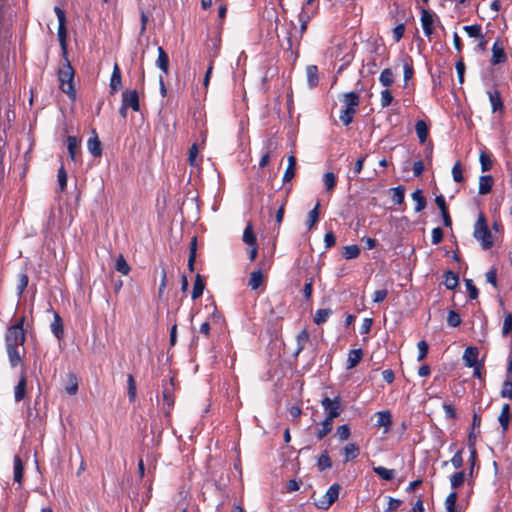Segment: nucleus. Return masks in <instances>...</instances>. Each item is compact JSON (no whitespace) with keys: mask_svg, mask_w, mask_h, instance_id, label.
Listing matches in <instances>:
<instances>
[{"mask_svg":"<svg viewBox=\"0 0 512 512\" xmlns=\"http://www.w3.org/2000/svg\"><path fill=\"white\" fill-rule=\"evenodd\" d=\"M54 12L58 19V40L62 52V63L58 69V81L60 83V90L65 93L70 99L76 98V89L74 85L75 71L68 59V44H67V27H66V14L65 11L59 7H54Z\"/></svg>","mask_w":512,"mask_h":512,"instance_id":"1","label":"nucleus"},{"mask_svg":"<svg viewBox=\"0 0 512 512\" xmlns=\"http://www.w3.org/2000/svg\"><path fill=\"white\" fill-rule=\"evenodd\" d=\"M25 316H22L14 325L8 327L5 334V346L8 360L12 368L17 367L25 356L24 343L26 334L24 330Z\"/></svg>","mask_w":512,"mask_h":512,"instance_id":"2","label":"nucleus"},{"mask_svg":"<svg viewBox=\"0 0 512 512\" xmlns=\"http://www.w3.org/2000/svg\"><path fill=\"white\" fill-rule=\"evenodd\" d=\"M312 16H313V12L307 11V10H305V7H302V10L298 16V19L300 22L299 36L296 38V37H294L292 31L287 32V36L285 39L286 43H283L282 47L286 52H289V54H290L289 56H290V58L293 59V61H295L298 58V52H294V50H293L294 45L296 44L297 46H299L300 39L306 32L308 22L310 21Z\"/></svg>","mask_w":512,"mask_h":512,"instance_id":"3","label":"nucleus"},{"mask_svg":"<svg viewBox=\"0 0 512 512\" xmlns=\"http://www.w3.org/2000/svg\"><path fill=\"white\" fill-rule=\"evenodd\" d=\"M339 100L343 107L339 114V120L344 126H349L353 122L360 104V96L357 92L350 91L343 93Z\"/></svg>","mask_w":512,"mask_h":512,"instance_id":"4","label":"nucleus"},{"mask_svg":"<svg viewBox=\"0 0 512 512\" xmlns=\"http://www.w3.org/2000/svg\"><path fill=\"white\" fill-rule=\"evenodd\" d=\"M474 237L478 240L484 250L490 249L493 244V236L489 230L487 220L483 213H480L474 225Z\"/></svg>","mask_w":512,"mask_h":512,"instance_id":"5","label":"nucleus"},{"mask_svg":"<svg viewBox=\"0 0 512 512\" xmlns=\"http://www.w3.org/2000/svg\"><path fill=\"white\" fill-rule=\"evenodd\" d=\"M321 406L323 407V410L326 413L325 418L332 421H334L335 418L340 416V414L343 411L340 396H335L333 399H331L328 396H325L321 400Z\"/></svg>","mask_w":512,"mask_h":512,"instance_id":"6","label":"nucleus"},{"mask_svg":"<svg viewBox=\"0 0 512 512\" xmlns=\"http://www.w3.org/2000/svg\"><path fill=\"white\" fill-rule=\"evenodd\" d=\"M340 490L341 486L338 483L332 484L326 493L319 500L315 501V506L321 510H328L338 499Z\"/></svg>","mask_w":512,"mask_h":512,"instance_id":"7","label":"nucleus"},{"mask_svg":"<svg viewBox=\"0 0 512 512\" xmlns=\"http://www.w3.org/2000/svg\"><path fill=\"white\" fill-rule=\"evenodd\" d=\"M162 387H163L162 398H163V401H164L165 414L169 415V413L171 412V410L173 409L174 404H175V395H174L175 383H174V378H170V380L168 382L167 381H163L162 382Z\"/></svg>","mask_w":512,"mask_h":512,"instance_id":"8","label":"nucleus"},{"mask_svg":"<svg viewBox=\"0 0 512 512\" xmlns=\"http://www.w3.org/2000/svg\"><path fill=\"white\" fill-rule=\"evenodd\" d=\"M512 347L510 348L507 357V378L504 381L503 388L501 390V396L512 399Z\"/></svg>","mask_w":512,"mask_h":512,"instance_id":"9","label":"nucleus"},{"mask_svg":"<svg viewBox=\"0 0 512 512\" xmlns=\"http://www.w3.org/2000/svg\"><path fill=\"white\" fill-rule=\"evenodd\" d=\"M122 103L124 106L131 108L133 111L140 110L139 95L136 90H125L122 93Z\"/></svg>","mask_w":512,"mask_h":512,"instance_id":"10","label":"nucleus"},{"mask_svg":"<svg viewBox=\"0 0 512 512\" xmlns=\"http://www.w3.org/2000/svg\"><path fill=\"white\" fill-rule=\"evenodd\" d=\"M421 25L423 28V32L426 37L430 38L434 31V18L433 14L429 12L425 8H421V17H420Z\"/></svg>","mask_w":512,"mask_h":512,"instance_id":"11","label":"nucleus"},{"mask_svg":"<svg viewBox=\"0 0 512 512\" xmlns=\"http://www.w3.org/2000/svg\"><path fill=\"white\" fill-rule=\"evenodd\" d=\"M492 107V112H498L500 115L504 113V104L498 89H491L487 92Z\"/></svg>","mask_w":512,"mask_h":512,"instance_id":"12","label":"nucleus"},{"mask_svg":"<svg viewBox=\"0 0 512 512\" xmlns=\"http://www.w3.org/2000/svg\"><path fill=\"white\" fill-rule=\"evenodd\" d=\"M507 60V55L504 51V47L500 41L494 42L492 46V65H498Z\"/></svg>","mask_w":512,"mask_h":512,"instance_id":"13","label":"nucleus"},{"mask_svg":"<svg viewBox=\"0 0 512 512\" xmlns=\"http://www.w3.org/2000/svg\"><path fill=\"white\" fill-rule=\"evenodd\" d=\"M27 376L25 370L22 371L20 379L14 388V398L16 402L22 401L26 396Z\"/></svg>","mask_w":512,"mask_h":512,"instance_id":"14","label":"nucleus"},{"mask_svg":"<svg viewBox=\"0 0 512 512\" xmlns=\"http://www.w3.org/2000/svg\"><path fill=\"white\" fill-rule=\"evenodd\" d=\"M479 351L477 347L469 346L465 349L463 354V361L469 368L479 364L478 362Z\"/></svg>","mask_w":512,"mask_h":512,"instance_id":"15","label":"nucleus"},{"mask_svg":"<svg viewBox=\"0 0 512 512\" xmlns=\"http://www.w3.org/2000/svg\"><path fill=\"white\" fill-rule=\"evenodd\" d=\"M93 137H90L87 141V148L94 157H100L102 155V144L98 138L95 130H93Z\"/></svg>","mask_w":512,"mask_h":512,"instance_id":"16","label":"nucleus"},{"mask_svg":"<svg viewBox=\"0 0 512 512\" xmlns=\"http://www.w3.org/2000/svg\"><path fill=\"white\" fill-rule=\"evenodd\" d=\"M24 475V464L19 455H15L13 459V479L15 482L19 484V486L22 485Z\"/></svg>","mask_w":512,"mask_h":512,"instance_id":"17","label":"nucleus"},{"mask_svg":"<svg viewBox=\"0 0 512 512\" xmlns=\"http://www.w3.org/2000/svg\"><path fill=\"white\" fill-rule=\"evenodd\" d=\"M122 87L121 70L117 63L114 64L112 75L110 78L111 93L117 92Z\"/></svg>","mask_w":512,"mask_h":512,"instance_id":"18","label":"nucleus"},{"mask_svg":"<svg viewBox=\"0 0 512 512\" xmlns=\"http://www.w3.org/2000/svg\"><path fill=\"white\" fill-rule=\"evenodd\" d=\"M342 454L344 456V462H349L351 460L356 459L360 454V447L356 443H348L342 449Z\"/></svg>","mask_w":512,"mask_h":512,"instance_id":"19","label":"nucleus"},{"mask_svg":"<svg viewBox=\"0 0 512 512\" xmlns=\"http://www.w3.org/2000/svg\"><path fill=\"white\" fill-rule=\"evenodd\" d=\"M51 331L58 340H62L64 336V325L61 316L54 312V318L50 325Z\"/></svg>","mask_w":512,"mask_h":512,"instance_id":"20","label":"nucleus"},{"mask_svg":"<svg viewBox=\"0 0 512 512\" xmlns=\"http://www.w3.org/2000/svg\"><path fill=\"white\" fill-rule=\"evenodd\" d=\"M310 341V334L307 329L301 330L296 336V350L294 356H298Z\"/></svg>","mask_w":512,"mask_h":512,"instance_id":"21","label":"nucleus"},{"mask_svg":"<svg viewBox=\"0 0 512 512\" xmlns=\"http://www.w3.org/2000/svg\"><path fill=\"white\" fill-rule=\"evenodd\" d=\"M158 58L156 60V66L166 75L169 74V57L166 51L159 46L158 49Z\"/></svg>","mask_w":512,"mask_h":512,"instance_id":"22","label":"nucleus"},{"mask_svg":"<svg viewBox=\"0 0 512 512\" xmlns=\"http://www.w3.org/2000/svg\"><path fill=\"white\" fill-rule=\"evenodd\" d=\"M363 355H364V353L361 348L350 350L348 353L346 368L347 369L355 368L362 360Z\"/></svg>","mask_w":512,"mask_h":512,"instance_id":"23","label":"nucleus"},{"mask_svg":"<svg viewBox=\"0 0 512 512\" xmlns=\"http://www.w3.org/2000/svg\"><path fill=\"white\" fill-rule=\"evenodd\" d=\"M377 416V426L385 427V431H388L390 426L392 425V414L389 410L378 411L376 413Z\"/></svg>","mask_w":512,"mask_h":512,"instance_id":"24","label":"nucleus"},{"mask_svg":"<svg viewBox=\"0 0 512 512\" xmlns=\"http://www.w3.org/2000/svg\"><path fill=\"white\" fill-rule=\"evenodd\" d=\"M499 423L502 427L503 432H506L509 428L511 415H510V405L505 403L502 406L501 413L498 416Z\"/></svg>","mask_w":512,"mask_h":512,"instance_id":"25","label":"nucleus"},{"mask_svg":"<svg viewBox=\"0 0 512 512\" xmlns=\"http://www.w3.org/2000/svg\"><path fill=\"white\" fill-rule=\"evenodd\" d=\"M494 180L491 175H482L479 178V190L478 193L480 195L488 194L493 186Z\"/></svg>","mask_w":512,"mask_h":512,"instance_id":"26","label":"nucleus"},{"mask_svg":"<svg viewBox=\"0 0 512 512\" xmlns=\"http://www.w3.org/2000/svg\"><path fill=\"white\" fill-rule=\"evenodd\" d=\"M306 77L309 87H316L319 83L318 67L316 65H308L306 68Z\"/></svg>","mask_w":512,"mask_h":512,"instance_id":"27","label":"nucleus"},{"mask_svg":"<svg viewBox=\"0 0 512 512\" xmlns=\"http://www.w3.org/2000/svg\"><path fill=\"white\" fill-rule=\"evenodd\" d=\"M188 163L193 167H198L202 163V156L199 154L197 143H193L189 149Z\"/></svg>","mask_w":512,"mask_h":512,"instance_id":"28","label":"nucleus"},{"mask_svg":"<svg viewBox=\"0 0 512 512\" xmlns=\"http://www.w3.org/2000/svg\"><path fill=\"white\" fill-rule=\"evenodd\" d=\"M242 240L245 244L248 246L257 245V237L254 233L253 224L251 222H248L244 231H243V237Z\"/></svg>","mask_w":512,"mask_h":512,"instance_id":"29","label":"nucleus"},{"mask_svg":"<svg viewBox=\"0 0 512 512\" xmlns=\"http://www.w3.org/2000/svg\"><path fill=\"white\" fill-rule=\"evenodd\" d=\"M297 165V159L294 155L288 156V165L283 175V182H289L295 176V170Z\"/></svg>","mask_w":512,"mask_h":512,"instance_id":"30","label":"nucleus"},{"mask_svg":"<svg viewBox=\"0 0 512 512\" xmlns=\"http://www.w3.org/2000/svg\"><path fill=\"white\" fill-rule=\"evenodd\" d=\"M320 217V203L317 202L314 208L309 211L306 226L308 230H311L319 221Z\"/></svg>","mask_w":512,"mask_h":512,"instance_id":"31","label":"nucleus"},{"mask_svg":"<svg viewBox=\"0 0 512 512\" xmlns=\"http://www.w3.org/2000/svg\"><path fill=\"white\" fill-rule=\"evenodd\" d=\"M204 288H205L204 279L200 274H197L195 277L193 290H192V294H191L192 299L196 300L199 297H201L203 294Z\"/></svg>","mask_w":512,"mask_h":512,"instance_id":"32","label":"nucleus"},{"mask_svg":"<svg viewBox=\"0 0 512 512\" xmlns=\"http://www.w3.org/2000/svg\"><path fill=\"white\" fill-rule=\"evenodd\" d=\"M415 132L417 134V137L420 141V143H424L427 140L428 134H429V128L425 121L418 120L415 124Z\"/></svg>","mask_w":512,"mask_h":512,"instance_id":"33","label":"nucleus"},{"mask_svg":"<svg viewBox=\"0 0 512 512\" xmlns=\"http://www.w3.org/2000/svg\"><path fill=\"white\" fill-rule=\"evenodd\" d=\"M459 277L456 273L448 270L444 273V285L448 290H453L458 286Z\"/></svg>","mask_w":512,"mask_h":512,"instance_id":"34","label":"nucleus"},{"mask_svg":"<svg viewBox=\"0 0 512 512\" xmlns=\"http://www.w3.org/2000/svg\"><path fill=\"white\" fill-rule=\"evenodd\" d=\"M276 147H277V144L272 139H269L267 141L266 147H265L266 151L261 156L260 161H259L260 167H265L269 163L270 158H271V152L273 149H276Z\"/></svg>","mask_w":512,"mask_h":512,"instance_id":"35","label":"nucleus"},{"mask_svg":"<svg viewBox=\"0 0 512 512\" xmlns=\"http://www.w3.org/2000/svg\"><path fill=\"white\" fill-rule=\"evenodd\" d=\"M323 183L326 192L332 193L337 185V178L333 172H326L323 175Z\"/></svg>","mask_w":512,"mask_h":512,"instance_id":"36","label":"nucleus"},{"mask_svg":"<svg viewBox=\"0 0 512 512\" xmlns=\"http://www.w3.org/2000/svg\"><path fill=\"white\" fill-rule=\"evenodd\" d=\"M67 384L65 386V391L69 395H76L78 392V378L74 373H68L67 375Z\"/></svg>","mask_w":512,"mask_h":512,"instance_id":"37","label":"nucleus"},{"mask_svg":"<svg viewBox=\"0 0 512 512\" xmlns=\"http://www.w3.org/2000/svg\"><path fill=\"white\" fill-rule=\"evenodd\" d=\"M333 429V421L325 418L321 422V428L318 429L316 437L318 440L324 439Z\"/></svg>","mask_w":512,"mask_h":512,"instance_id":"38","label":"nucleus"},{"mask_svg":"<svg viewBox=\"0 0 512 512\" xmlns=\"http://www.w3.org/2000/svg\"><path fill=\"white\" fill-rule=\"evenodd\" d=\"M196 251H197V238L193 237L189 246V257H188V269L190 272L194 271V264L196 261Z\"/></svg>","mask_w":512,"mask_h":512,"instance_id":"39","label":"nucleus"},{"mask_svg":"<svg viewBox=\"0 0 512 512\" xmlns=\"http://www.w3.org/2000/svg\"><path fill=\"white\" fill-rule=\"evenodd\" d=\"M379 82L386 88L391 87L394 83V74L390 68L382 70L379 76Z\"/></svg>","mask_w":512,"mask_h":512,"instance_id":"40","label":"nucleus"},{"mask_svg":"<svg viewBox=\"0 0 512 512\" xmlns=\"http://www.w3.org/2000/svg\"><path fill=\"white\" fill-rule=\"evenodd\" d=\"M264 277L261 270L253 271L250 274L248 285L252 290H257L263 283Z\"/></svg>","mask_w":512,"mask_h":512,"instance_id":"41","label":"nucleus"},{"mask_svg":"<svg viewBox=\"0 0 512 512\" xmlns=\"http://www.w3.org/2000/svg\"><path fill=\"white\" fill-rule=\"evenodd\" d=\"M373 471L383 480L391 481L395 478V470L388 469L383 466H377L373 468Z\"/></svg>","mask_w":512,"mask_h":512,"instance_id":"42","label":"nucleus"},{"mask_svg":"<svg viewBox=\"0 0 512 512\" xmlns=\"http://www.w3.org/2000/svg\"><path fill=\"white\" fill-rule=\"evenodd\" d=\"M411 196L412 199L416 202L415 212L422 211L427 205L426 198L423 196L422 190H415Z\"/></svg>","mask_w":512,"mask_h":512,"instance_id":"43","label":"nucleus"},{"mask_svg":"<svg viewBox=\"0 0 512 512\" xmlns=\"http://www.w3.org/2000/svg\"><path fill=\"white\" fill-rule=\"evenodd\" d=\"M404 81L407 82L414 75L413 60L410 56L406 55L403 59Z\"/></svg>","mask_w":512,"mask_h":512,"instance_id":"44","label":"nucleus"},{"mask_svg":"<svg viewBox=\"0 0 512 512\" xmlns=\"http://www.w3.org/2000/svg\"><path fill=\"white\" fill-rule=\"evenodd\" d=\"M360 252L361 250L358 245H347L343 247L342 256L347 260L354 259L360 255Z\"/></svg>","mask_w":512,"mask_h":512,"instance_id":"45","label":"nucleus"},{"mask_svg":"<svg viewBox=\"0 0 512 512\" xmlns=\"http://www.w3.org/2000/svg\"><path fill=\"white\" fill-rule=\"evenodd\" d=\"M79 148L78 139L75 136L67 137V149L72 161H76V153Z\"/></svg>","mask_w":512,"mask_h":512,"instance_id":"46","label":"nucleus"},{"mask_svg":"<svg viewBox=\"0 0 512 512\" xmlns=\"http://www.w3.org/2000/svg\"><path fill=\"white\" fill-rule=\"evenodd\" d=\"M317 467L320 471H324L332 467V461L328 455L327 450L323 451L318 457Z\"/></svg>","mask_w":512,"mask_h":512,"instance_id":"47","label":"nucleus"},{"mask_svg":"<svg viewBox=\"0 0 512 512\" xmlns=\"http://www.w3.org/2000/svg\"><path fill=\"white\" fill-rule=\"evenodd\" d=\"M392 192V200L395 204L401 205L404 203L405 199V187L399 185L395 188L391 189Z\"/></svg>","mask_w":512,"mask_h":512,"instance_id":"48","label":"nucleus"},{"mask_svg":"<svg viewBox=\"0 0 512 512\" xmlns=\"http://www.w3.org/2000/svg\"><path fill=\"white\" fill-rule=\"evenodd\" d=\"M458 499V494L455 491H452L448 494L445 499V508L447 512H457L456 503Z\"/></svg>","mask_w":512,"mask_h":512,"instance_id":"49","label":"nucleus"},{"mask_svg":"<svg viewBox=\"0 0 512 512\" xmlns=\"http://www.w3.org/2000/svg\"><path fill=\"white\" fill-rule=\"evenodd\" d=\"M115 269L123 275H128L131 270L122 254H120L116 259Z\"/></svg>","mask_w":512,"mask_h":512,"instance_id":"50","label":"nucleus"},{"mask_svg":"<svg viewBox=\"0 0 512 512\" xmlns=\"http://www.w3.org/2000/svg\"><path fill=\"white\" fill-rule=\"evenodd\" d=\"M331 314H332V310L329 308L318 309L314 316V322L317 325H321L328 320V318L330 317Z\"/></svg>","mask_w":512,"mask_h":512,"instance_id":"51","label":"nucleus"},{"mask_svg":"<svg viewBox=\"0 0 512 512\" xmlns=\"http://www.w3.org/2000/svg\"><path fill=\"white\" fill-rule=\"evenodd\" d=\"M481 416L478 413H474L472 417V427L471 431L468 436L469 444L473 445V442H475L476 436L474 434V429L479 428L481 425Z\"/></svg>","mask_w":512,"mask_h":512,"instance_id":"52","label":"nucleus"},{"mask_svg":"<svg viewBox=\"0 0 512 512\" xmlns=\"http://www.w3.org/2000/svg\"><path fill=\"white\" fill-rule=\"evenodd\" d=\"M57 180L60 188V192H64L67 187V172L63 164L58 169Z\"/></svg>","mask_w":512,"mask_h":512,"instance_id":"53","label":"nucleus"},{"mask_svg":"<svg viewBox=\"0 0 512 512\" xmlns=\"http://www.w3.org/2000/svg\"><path fill=\"white\" fill-rule=\"evenodd\" d=\"M463 30L468 34L471 38H483L482 28L480 25H466L463 27Z\"/></svg>","mask_w":512,"mask_h":512,"instance_id":"54","label":"nucleus"},{"mask_svg":"<svg viewBox=\"0 0 512 512\" xmlns=\"http://www.w3.org/2000/svg\"><path fill=\"white\" fill-rule=\"evenodd\" d=\"M479 161L481 164V170L483 172H486V171H489L490 169H492L493 162L488 153L482 151L479 156Z\"/></svg>","mask_w":512,"mask_h":512,"instance_id":"55","label":"nucleus"},{"mask_svg":"<svg viewBox=\"0 0 512 512\" xmlns=\"http://www.w3.org/2000/svg\"><path fill=\"white\" fill-rule=\"evenodd\" d=\"M465 481V472L464 471H458L451 475L450 477V484L453 489L459 488Z\"/></svg>","mask_w":512,"mask_h":512,"instance_id":"56","label":"nucleus"},{"mask_svg":"<svg viewBox=\"0 0 512 512\" xmlns=\"http://www.w3.org/2000/svg\"><path fill=\"white\" fill-rule=\"evenodd\" d=\"M127 385H128V398H129V401L130 402H133L135 401V398H136V382H135V379L133 377V375L129 374L128 377H127Z\"/></svg>","mask_w":512,"mask_h":512,"instance_id":"57","label":"nucleus"},{"mask_svg":"<svg viewBox=\"0 0 512 512\" xmlns=\"http://www.w3.org/2000/svg\"><path fill=\"white\" fill-rule=\"evenodd\" d=\"M393 99H394V97L388 88L381 91L380 102H381L382 108H386V107L390 106Z\"/></svg>","mask_w":512,"mask_h":512,"instance_id":"58","label":"nucleus"},{"mask_svg":"<svg viewBox=\"0 0 512 512\" xmlns=\"http://www.w3.org/2000/svg\"><path fill=\"white\" fill-rule=\"evenodd\" d=\"M452 177H453V180L457 183L463 182V180H464L463 169H462L460 161H457L454 164V166L452 167Z\"/></svg>","mask_w":512,"mask_h":512,"instance_id":"59","label":"nucleus"},{"mask_svg":"<svg viewBox=\"0 0 512 512\" xmlns=\"http://www.w3.org/2000/svg\"><path fill=\"white\" fill-rule=\"evenodd\" d=\"M336 435L340 441L347 440L351 435V430L348 424H343L337 427Z\"/></svg>","mask_w":512,"mask_h":512,"instance_id":"60","label":"nucleus"},{"mask_svg":"<svg viewBox=\"0 0 512 512\" xmlns=\"http://www.w3.org/2000/svg\"><path fill=\"white\" fill-rule=\"evenodd\" d=\"M417 347H418L417 360L422 361L423 359H425L427 357L428 350H429L428 343L425 340H421L418 342Z\"/></svg>","mask_w":512,"mask_h":512,"instance_id":"61","label":"nucleus"},{"mask_svg":"<svg viewBox=\"0 0 512 512\" xmlns=\"http://www.w3.org/2000/svg\"><path fill=\"white\" fill-rule=\"evenodd\" d=\"M447 324L450 327H457L461 324V317L460 315L455 312L454 310H450L447 317Z\"/></svg>","mask_w":512,"mask_h":512,"instance_id":"62","label":"nucleus"},{"mask_svg":"<svg viewBox=\"0 0 512 512\" xmlns=\"http://www.w3.org/2000/svg\"><path fill=\"white\" fill-rule=\"evenodd\" d=\"M444 232L441 227H435L432 229L431 242L433 245L439 244L443 240Z\"/></svg>","mask_w":512,"mask_h":512,"instance_id":"63","label":"nucleus"},{"mask_svg":"<svg viewBox=\"0 0 512 512\" xmlns=\"http://www.w3.org/2000/svg\"><path fill=\"white\" fill-rule=\"evenodd\" d=\"M465 284H466V288L468 290V293H469V298L471 300H475L478 298V295H479V290L477 289V287L473 284V281L471 279H466L465 280Z\"/></svg>","mask_w":512,"mask_h":512,"instance_id":"64","label":"nucleus"}]
</instances>
